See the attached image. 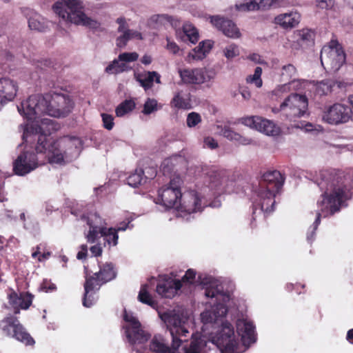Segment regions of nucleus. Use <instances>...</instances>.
<instances>
[{
    "instance_id": "55",
    "label": "nucleus",
    "mask_w": 353,
    "mask_h": 353,
    "mask_svg": "<svg viewBox=\"0 0 353 353\" xmlns=\"http://www.w3.org/2000/svg\"><path fill=\"white\" fill-rule=\"evenodd\" d=\"M168 18L169 19H167V24H170L172 28H174L175 29V31L177 29H181L179 28L180 21L177 18L170 15H168Z\"/></svg>"
},
{
    "instance_id": "53",
    "label": "nucleus",
    "mask_w": 353,
    "mask_h": 353,
    "mask_svg": "<svg viewBox=\"0 0 353 353\" xmlns=\"http://www.w3.org/2000/svg\"><path fill=\"white\" fill-rule=\"evenodd\" d=\"M334 4V0H320L317 1L316 6L321 9H330Z\"/></svg>"
},
{
    "instance_id": "10",
    "label": "nucleus",
    "mask_w": 353,
    "mask_h": 353,
    "mask_svg": "<svg viewBox=\"0 0 353 353\" xmlns=\"http://www.w3.org/2000/svg\"><path fill=\"white\" fill-rule=\"evenodd\" d=\"M85 219L89 226L85 237L89 243H94L102 236L105 244H108L110 247L116 246L118 244L119 236L116 228H106L105 221L97 213H91Z\"/></svg>"
},
{
    "instance_id": "26",
    "label": "nucleus",
    "mask_w": 353,
    "mask_h": 353,
    "mask_svg": "<svg viewBox=\"0 0 353 353\" xmlns=\"http://www.w3.org/2000/svg\"><path fill=\"white\" fill-rule=\"evenodd\" d=\"M9 303L15 314L19 313L20 309L27 310L32 304L33 295L28 292H22L18 295L15 292L8 294Z\"/></svg>"
},
{
    "instance_id": "16",
    "label": "nucleus",
    "mask_w": 353,
    "mask_h": 353,
    "mask_svg": "<svg viewBox=\"0 0 353 353\" xmlns=\"http://www.w3.org/2000/svg\"><path fill=\"white\" fill-rule=\"evenodd\" d=\"M181 81L186 84L201 85L205 84L208 87L216 77V72L212 68H196L193 69H183L179 71Z\"/></svg>"
},
{
    "instance_id": "54",
    "label": "nucleus",
    "mask_w": 353,
    "mask_h": 353,
    "mask_svg": "<svg viewBox=\"0 0 353 353\" xmlns=\"http://www.w3.org/2000/svg\"><path fill=\"white\" fill-rule=\"evenodd\" d=\"M248 59L249 60H250L251 61H253L255 63H259V64H265V61L261 57V55H259V54H256V53H253V54H250L248 57Z\"/></svg>"
},
{
    "instance_id": "24",
    "label": "nucleus",
    "mask_w": 353,
    "mask_h": 353,
    "mask_svg": "<svg viewBox=\"0 0 353 353\" xmlns=\"http://www.w3.org/2000/svg\"><path fill=\"white\" fill-rule=\"evenodd\" d=\"M182 288L181 281L172 278H165L159 281L156 291L161 297L172 299Z\"/></svg>"
},
{
    "instance_id": "38",
    "label": "nucleus",
    "mask_w": 353,
    "mask_h": 353,
    "mask_svg": "<svg viewBox=\"0 0 353 353\" xmlns=\"http://www.w3.org/2000/svg\"><path fill=\"white\" fill-rule=\"evenodd\" d=\"M297 71L296 68L292 64H287L282 67L281 71V78L282 81L290 80L296 81V77Z\"/></svg>"
},
{
    "instance_id": "32",
    "label": "nucleus",
    "mask_w": 353,
    "mask_h": 353,
    "mask_svg": "<svg viewBox=\"0 0 353 353\" xmlns=\"http://www.w3.org/2000/svg\"><path fill=\"white\" fill-rule=\"evenodd\" d=\"M219 134L238 144L247 145L252 143V140L250 138L241 136L239 133L232 130V129L228 126H224L223 128L221 127Z\"/></svg>"
},
{
    "instance_id": "62",
    "label": "nucleus",
    "mask_w": 353,
    "mask_h": 353,
    "mask_svg": "<svg viewBox=\"0 0 353 353\" xmlns=\"http://www.w3.org/2000/svg\"><path fill=\"white\" fill-rule=\"evenodd\" d=\"M130 221H131V220H128V223L127 224H125V225L121 224L117 228H116V230H117V232L119 231H125L128 227V223H130Z\"/></svg>"
},
{
    "instance_id": "64",
    "label": "nucleus",
    "mask_w": 353,
    "mask_h": 353,
    "mask_svg": "<svg viewBox=\"0 0 353 353\" xmlns=\"http://www.w3.org/2000/svg\"><path fill=\"white\" fill-rule=\"evenodd\" d=\"M347 103L351 106L350 108L352 111V115H353V95H350L347 98Z\"/></svg>"
},
{
    "instance_id": "48",
    "label": "nucleus",
    "mask_w": 353,
    "mask_h": 353,
    "mask_svg": "<svg viewBox=\"0 0 353 353\" xmlns=\"http://www.w3.org/2000/svg\"><path fill=\"white\" fill-rule=\"evenodd\" d=\"M236 10L239 12H250L254 11V6L253 3V0H251L248 2H245L240 4L235 5Z\"/></svg>"
},
{
    "instance_id": "20",
    "label": "nucleus",
    "mask_w": 353,
    "mask_h": 353,
    "mask_svg": "<svg viewBox=\"0 0 353 353\" xmlns=\"http://www.w3.org/2000/svg\"><path fill=\"white\" fill-rule=\"evenodd\" d=\"M118 24L117 32L119 36L116 39V45L120 48L125 47L128 41L143 40V34L139 30L130 29L128 23V20L124 17H119L116 19Z\"/></svg>"
},
{
    "instance_id": "1",
    "label": "nucleus",
    "mask_w": 353,
    "mask_h": 353,
    "mask_svg": "<svg viewBox=\"0 0 353 353\" xmlns=\"http://www.w3.org/2000/svg\"><path fill=\"white\" fill-rule=\"evenodd\" d=\"M21 124L23 143L25 150L13 162V171L24 176L46 161L50 164L64 165L78 157L81 141L75 137H63L53 140L50 135L57 128L48 119L41 121V125Z\"/></svg>"
},
{
    "instance_id": "18",
    "label": "nucleus",
    "mask_w": 353,
    "mask_h": 353,
    "mask_svg": "<svg viewBox=\"0 0 353 353\" xmlns=\"http://www.w3.org/2000/svg\"><path fill=\"white\" fill-rule=\"evenodd\" d=\"M243 125L270 137L279 136L281 128L273 121L259 117L248 116L240 119Z\"/></svg>"
},
{
    "instance_id": "2",
    "label": "nucleus",
    "mask_w": 353,
    "mask_h": 353,
    "mask_svg": "<svg viewBox=\"0 0 353 353\" xmlns=\"http://www.w3.org/2000/svg\"><path fill=\"white\" fill-rule=\"evenodd\" d=\"M230 301L231 299L226 302L210 303L214 305L210 310L201 314V332L191 335L189 347H185L184 353H208L210 350L208 343L217 347L221 353H242L255 343V326L248 318L242 317L236 321L237 334L232 325L223 321Z\"/></svg>"
},
{
    "instance_id": "12",
    "label": "nucleus",
    "mask_w": 353,
    "mask_h": 353,
    "mask_svg": "<svg viewBox=\"0 0 353 353\" xmlns=\"http://www.w3.org/2000/svg\"><path fill=\"white\" fill-rule=\"evenodd\" d=\"M276 192L266 189V187L259 186L252 196L253 219H263L274 210L275 194Z\"/></svg>"
},
{
    "instance_id": "15",
    "label": "nucleus",
    "mask_w": 353,
    "mask_h": 353,
    "mask_svg": "<svg viewBox=\"0 0 353 353\" xmlns=\"http://www.w3.org/2000/svg\"><path fill=\"white\" fill-rule=\"evenodd\" d=\"M206 205L203 196L196 190H188L181 195L176 207L177 216L189 219L188 216L201 212Z\"/></svg>"
},
{
    "instance_id": "33",
    "label": "nucleus",
    "mask_w": 353,
    "mask_h": 353,
    "mask_svg": "<svg viewBox=\"0 0 353 353\" xmlns=\"http://www.w3.org/2000/svg\"><path fill=\"white\" fill-rule=\"evenodd\" d=\"M300 85L299 81H290L287 83H283L277 85L271 93L272 99H278L283 97L286 94L291 91L296 90L298 89V86Z\"/></svg>"
},
{
    "instance_id": "23",
    "label": "nucleus",
    "mask_w": 353,
    "mask_h": 353,
    "mask_svg": "<svg viewBox=\"0 0 353 353\" xmlns=\"http://www.w3.org/2000/svg\"><path fill=\"white\" fill-rule=\"evenodd\" d=\"M208 18L212 25L226 37L232 39H239L241 37L239 28L232 21L225 19L220 16H210Z\"/></svg>"
},
{
    "instance_id": "39",
    "label": "nucleus",
    "mask_w": 353,
    "mask_h": 353,
    "mask_svg": "<svg viewBox=\"0 0 353 353\" xmlns=\"http://www.w3.org/2000/svg\"><path fill=\"white\" fill-rule=\"evenodd\" d=\"M143 174L144 172L142 170H136L134 173H132L127 178V183L133 188L142 184L145 181V179L143 177Z\"/></svg>"
},
{
    "instance_id": "45",
    "label": "nucleus",
    "mask_w": 353,
    "mask_h": 353,
    "mask_svg": "<svg viewBox=\"0 0 353 353\" xmlns=\"http://www.w3.org/2000/svg\"><path fill=\"white\" fill-rule=\"evenodd\" d=\"M168 14H154L149 19V24L153 26L156 28H159L161 26L167 25Z\"/></svg>"
},
{
    "instance_id": "56",
    "label": "nucleus",
    "mask_w": 353,
    "mask_h": 353,
    "mask_svg": "<svg viewBox=\"0 0 353 353\" xmlns=\"http://www.w3.org/2000/svg\"><path fill=\"white\" fill-rule=\"evenodd\" d=\"M90 252L93 256H100L102 253V248L100 245H94L90 248Z\"/></svg>"
},
{
    "instance_id": "13",
    "label": "nucleus",
    "mask_w": 353,
    "mask_h": 353,
    "mask_svg": "<svg viewBox=\"0 0 353 353\" xmlns=\"http://www.w3.org/2000/svg\"><path fill=\"white\" fill-rule=\"evenodd\" d=\"M321 62L325 70L338 71L345 62V54L339 42L331 40L321 51Z\"/></svg>"
},
{
    "instance_id": "51",
    "label": "nucleus",
    "mask_w": 353,
    "mask_h": 353,
    "mask_svg": "<svg viewBox=\"0 0 353 353\" xmlns=\"http://www.w3.org/2000/svg\"><path fill=\"white\" fill-rule=\"evenodd\" d=\"M102 121L103 123V126L107 130L112 129L114 126V119L112 115L103 113L101 114Z\"/></svg>"
},
{
    "instance_id": "61",
    "label": "nucleus",
    "mask_w": 353,
    "mask_h": 353,
    "mask_svg": "<svg viewBox=\"0 0 353 353\" xmlns=\"http://www.w3.org/2000/svg\"><path fill=\"white\" fill-rule=\"evenodd\" d=\"M347 340L353 344V329L350 330L347 334Z\"/></svg>"
},
{
    "instance_id": "59",
    "label": "nucleus",
    "mask_w": 353,
    "mask_h": 353,
    "mask_svg": "<svg viewBox=\"0 0 353 353\" xmlns=\"http://www.w3.org/2000/svg\"><path fill=\"white\" fill-rule=\"evenodd\" d=\"M142 63L149 65L152 62V57L150 55L145 54L141 59Z\"/></svg>"
},
{
    "instance_id": "37",
    "label": "nucleus",
    "mask_w": 353,
    "mask_h": 353,
    "mask_svg": "<svg viewBox=\"0 0 353 353\" xmlns=\"http://www.w3.org/2000/svg\"><path fill=\"white\" fill-rule=\"evenodd\" d=\"M134 108L135 103L133 100H125L121 103H120L116 108V115L119 117H122L132 112Z\"/></svg>"
},
{
    "instance_id": "22",
    "label": "nucleus",
    "mask_w": 353,
    "mask_h": 353,
    "mask_svg": "<svg viewBox=\"0 0 353 353\" xmlns=\"http://www.w3.org/2000/svg\"><path fill=\"white\" fill-rule=\"evenodd\" d=\"M19 90L17 83L10 78H0V109L12 101Z\"/></svg>"
},
{
    "instance_id": "43",
    "label": "nucleus",
    "mask_w": 353,
    "mask_h": 353,
    "mask_svg": "<svg viewBox=\"0 0 353 353\" xmlns=\"http://www.w3.org/2000/svg\"><path fill=\"white\" fill-rule=\"evenodd\" d=\"M205 57V55L204 52H203L201 47L198 46L189 52L185 60L188 63H192L194 61L203 60Z\"/></svg>"
},
{
    "instance_id": "63",
    "label": "nucleus",
    "mask_w": 353,
    "mask_h": 353,
    "mask_svg": "<svg viewBox=\"0 0 353 353\" xmlns=\"http://www.w3.org/2000/svg\"><path fill=\"white\" fill-rule=\"evenodd\" d=\"M42 289H43V290H45V292H49V291H52L53 290H54V289H55V286H54V284H52V285H50L48 287V288H47V287L46 286V285H45V284H43V286H42Z\"/></svg>"
},
{
    "instance_id": "50",
    "label": "nucleus",
    "mask_w": 353,
    "mask_h": 353,
    "mask_svg": "<svg viewBox=\"0 0 353 353\" xmlns=\"http://www.w3.org/2000/svg\"><path fill=\"white\" fill-rule=\"evenodd\" d=\"M219 146L218 142L212 137H205L203 139V147L205 148H209L214 150L217 148Z\"/></svg>"
},
{
    "instance_id": "40",
    "label": "nucleus",
    "mask_w": 353,
    "mask_h": 353,
    "mask_svg": "<svg viewBox=\"0 0 353 353\" xmlns=\"http://www.w3.org/2000/svg\"><path fill=\"white\" fill-rule=\"evenodd\" d=\"M223 54L228 60H232L240 54V50L238 45L232 43L223 48Z\"/></svg>"
},
{
    "instance_id": "58",
    "label": "nucleus",
    "mask_w": 353,
    "mask_h": 353,
    "mask_svg": "<svg viewBox=\"0 0 353 353\" xmlns=\"http://www.w3.org/2000/svg\"><path fill=\"white\" fill-rule=\"evenodd\" d=\"M81 250L77 253V257L78 259H83L85 258V256L87 255V245H82L81 246Z\"/></svg>"
},
{
    "instance_id": "21",
    "label": "nucleus",
    "mask_w": 353,
    "mask_h": 353,
    "mask_svg": "<svg viewBox=\"0 0 353 353\" xmlns=\"http://www.w3.org/2000/svg\"><path fill=\"white\" fill-rule=\"evenodd\" d=\"M139 54L136 52L121 53L117 59H114L105 68L110 74H118L131 69L128 63L136 61Z\"/></svg>"
},
{
    "instance_id": "57",
    "label": "nucleus",
    "mask_w": 353,
    "mask_h": 353,
    "mask_svg": "<svg viewBox=\"0 0 353 353\" xmlns=\"http://www.w3.org/2000/svg\"><path fill=\"white\" fill-rule=\"evenodd\" d=\"M243 99L248 101L251 98V92L247 88H242L240 90Z\"/></svg>"
},
{
    "instance_id": "4",
    "label": "nucleus",
    "mask_w": 353,
    "mask_h": 353,
    "mask_svg": "<svg viewBox=\"0 0 353 353\" xmlns=\"http://www.w3.org/2000/svg\"><path fill=\"white\" fill-rule=\"evenodd\" d=\"M74 103L66 92H52L45 95H32L26 101H23L17 107L21 115L28 121L30 125H41V121L48 119L54 123L58 130L59 126L54 121L48 118H42L45 114L51 117H65L70 113Z\"/></svg>"
},
{
    "instance_id": "28",
    "label": "nucleus",
    "mask_w": 353,
    "mask_h": 353,
    "mask_svg": "<svg viewBox=\"0 0 353 353\" xmlns=\"http://www.w3.org/2000/svg\"><path fill=\"white\" fill-rule=\"evenodd\" d=\"M208 186L215 191L225 190H227L228 179L223 172L221 171H211L208 176Z\"/></svg>"
},
{
    "instance_id": "47",
    "label": "nucleus",
    "mask_w": 353,
    "mask_h": 353,
    "mask_svg": "<svg viewBox=\"0 0 353 353\" xmlns=\"http://www.w3.org/2000/svg\"><path fill=\"white\" fill-rule=\"evenodd\" d=\"M202 121L201 115L195 112L189 113L186 119V124L188 128H194Z\"/></svg>"
},
{
    "instance_id": "46",
    "label": "nucleus",
    "mask_w": 353,
    "mask_h": 353,
    "mask_svg": "<svg viewBox=\"0 0 353 353\" xmlns=\"http://www.w3.org/2000/svg\"><path fill=\"white\" fill-rule=\"evenodd\" d=\"M278 0H253L254 11L267 10L272 6L277 4Z\"/></svg>"
},
{
    "instance_id": "44",
    "label": "nucleus",
    "mask_w": 353,
    "mask_h": 353,
    "mask_svg": "<svg viewBox=\"0 0 353 353\" xmlns=\"http://www.w3.org/2000/svg\"><path fill=\"white\" fill-rule=\"evenodd\" d=\"M160 108L161 105H159L156 99L148 98L143 104L142 112L144 114L148 115L157 112Z\"/></svg>"
},
{
    "instance_id": "14",
    "label": "nucleus",
    "mask_w": 353,
    "mask_h": 353,
    "mask_svg": "<svg viewBox=\"0 0 353 353\" xmlns=\"http://www.w3.org/2000/svg\"><path fill=\"white\" fill-rule=\"evenodd\" d=\"M183 180L179 175H174L168 184L163 186L158 191V197L155 201L166 208H174L176 210L178 203L180 202L181 187Z\"/></svg>"
},
{
    "instance_id": "3",
    "label": "nucleus",
    "mask_w": 353,
    "mask_h": 353,
    "mask_svg": "<svg viewBox=\"0 0 353 353\" xmlns=\"http://www.w3.org/2000/svg\"><path fill=\"white\" fill-rule=\"evenodd\" d=\"M319 185L323 193L317 201L316 217L307 234L309 242L313 240L321 217H327L339 212L345 201L350 198L349 179L343 172L323 170L320 172Z\"/></svg>"
},
{
    "instance_id": "36",
    "label": "nucleus",
    "mask_w": 353,
    "mask_h": 353,
    "mask_svg": "<svg viewBox=\"0 0 353 353\" xmlns=\"http://www.w3.org/2000/svg\"><path fill=\"white\" fill-rule=\"evenodd\" d=\"M263 70L258 66L254 69V73L249 74L245 78V82L248 84L255 86L256 88H261L263 86V80L261 75Z\"/></svg>"
},
{
    "instance_id": "52",
    "label": "nucleus",
    "mask_w": 353,
    "mask_h": 353,
    "mask_svg": "<svg viewBox=\"0 0 353 353\" xmlns=\"http://www.w3.org/2000/svg\"><path fill=\"white\" fill-rule=\"evenodd\" d=\"M214 42L211 40H205L200 42L199 46L201 47L203 52H204L205 57L210 52L212 48Z\"/></svg>"
},
{
    "instance_id": "8",
    "label": "nucleus",
    "mask_w": 353,
    "mask_h": 353,
    "mask_svg": "<svg viewBox=\"0 0 353 353\" xmlns=\"http://www.w3.org/2000/svg\"><path fill=\"white\" fill-rule=\"evenodd\" d=\"M116 276L112 263H105L100 268L99 272H96L93 276H89L86 272L85 283L84 284V296L83 305L86 307H91L97 301V292L99 290L101 285L108 281L113 279Z\"/></svg>"
},
{
    "instance_id": "6",
    "label": "nucleus",
    "mask_w": 353,
    "mask_h": 353,
    "mask_svg": "<svg viewBox=\"0 0 353 353\" xmlns=\"http://www.w3.org/2000/svg\"><path fill=\"white\" fill-rule=\"evenodd\" d=\"M83 0H57L52 6L54 14L63 21L76 26L97 29L100 23L85 12Z\"/></svg>"
},
{
    "instance_id": "17",
    "label": "nucleus",
    "mask_w": 353,
    "mask_h": 353,
    "mask_svg": "<svg viewBox=\"0 0 353 353\" xmlns=\"http://www.w3.org/2000/svg\"><path fill=\"white\" fill-rule=\"evenodd\" d=\"M0 330L4 334L11 336L26 345H33L34 341L26 331L17 318L7 316L0 321Z\"/></svg>"
},
{
    "instance_id": "49",
    "label": "nucleus",
    "mask_w": 353,
    "mask_h": 353,
    "mask_svg": "<svg viewBox=\"0 0 353 353\" xmlns=\"http://www.w3.org/2000/svg\"><path fill=\"white\" fill-rule=\"evenodd\" d=\"M167 44L165 49L173 54H177L181 51L179 46L170 38H166Z\"/></svg>"
},
{
    "instance_id": "11",
    "label": "nucleus",
    "mask_w": 353,
    "mask_h": 353,
    "mask_svg": "<svg viewBox=\"0 0 353 353\" xmlns=\"http://www.w3.org/2000/svg\"><path fill=\"white\" fill-rule=\"evenodd\" d=\"M308 101L305 95L292 94L281 103L279 108H273L272 112L281 113L290 121L303 117L307 110Z\"/></svg>"
},
{
    "instance_id": "27",
    "label": "nucleus",
    "mask_w": 353,
    "mask_h": 353,
    "mask_svg": "<svg viewBox=\"0 0 353 353\" xmlns=\"http://www.w3.org/2000/svg\"><path fill=\"white\" fill-rule=\"evenodd\" d=\"M283 183V179L280 172L277 170L268 171L262 176V180L259 186H265L266 189L278 192Z\"/></svg>"
},
{
    "instance_id": "7",
    "label": "nucleus",
    "mask_w": 353,
    "mask_h": 353,
    "mask_svg": "<svg viewBox=\"0 0 353 353\" xmlns=\"http://www.w3.org/2000/svg\"><path fill=\"white\" fill-rule=\"evenodd\" d=\"M158 314L172 336L173 347L179 348L189 336L191 325L189 312L183 307H177L163 312L159 311Z\"/></svg>"
},
{
    "instance_id": "41",
    "label": "nucleus",
    "mask_w": 353,
    "mask_h": 353,
    "mask_svg": "<svg viewBox=\"0 0 353 353\" xmlns=\"http://www.w3.org/2000/svg\"><path fill=\"white\" fill-rule=\"evenodd\" d=\"M334 83L331 80H325L317 82L316 84V92L319 95H326L332 92Z\"/></svg>"
},
{
    "instance_id": "30",
    "label": "nucleus",
    "mask_w": 353,
    "mask_h": 353,
    "mask_svg": "<svg viewBox=\"0 0 353 353\" xmlns=\"http://www.w3.org/2000/svg\"><path fill=\"white\" fill-rule=\"evenodd\" d=\"M135 79L145 90L152 87L153 82L161 83V76L157 72H143L135 74Z\"/></svg>"
},
{
    "instance_id": "35",
    "label": "nucleus",
    "mask_w": 353,
    "mask_h": 353,
    "mask_svg": "<svg viewBox=\"0 0 353 353\" xmlns=\"http://www.w3.org/2000/svg\"><path fill=\"white\" fill-rule=\"evenodd\" d=\"M138 299L140 302L147 304L152 308H157V303L150 294L148 291V285L147 284L143 285L141 287L138 295Z\"/></svg>"
},
{
    "instance_id": "5",
    "label": "nucleus",
    "mask_w": 353,
    "mask_h": 353,
    "mask_svg": "<svg viewBox=\"0 0 353 353\" xmlns=\"http://www.w3.org/2000/svg\"><path fill=\"white\" fill-rule=\"evenodd\" d=\"M123 319L125 323L123 326L128 341L132 345L133 350L137 353H184L185 347L182 348V352L179 348L169 346L168 343L161 334L153 336L149 343V348L145 345L150 334L145 332L139 321L131 312L124 310Z\"/></svg>"
},
{
    "instance_id": "29",
    "label": "nucleus",
    "mask_w": 353,
    "mask_h": 353,
    "mask_svg": "<svg viewBox=\"0 0 353 353\" xmlns=\"http://www.w3.org/2000/svg\"><path fill=\"white\" fill-rule=\"evenodd\" d=\"M176 36L183 41H185V37H186L192 43H196L199 39L198 30L190 22L184 23L181 29H177Z\"/></svg>"
},
{
    "instance_id": "25",
    "label": "nucleus",
    "mask_w": 353,
    "mask_h": 353,
    "mask_svg": "<svg viewBox=\"0 0 353 353\" xmlns=\"http://www.w3.org/2000/svg\"><path fill=\"white\" fill-rule=\"evenodd\" d=\"M301 18L299 12L292 10L278 14L274 17L273 23L284 30H291L299 25Z\"/></svg>"
},
{
    "instance_id": "19",
    "label": "nucleus",
    "mask_w": 353,
    "mask_h": 353,
    "mask_svg": "<svg viewBox=\"0 0 353 353\" xmlns=\"http://www.w3.org/2000/svg\"><path fill=\"white\" fill-rule=\"evenodd\" d=\"M352 117L350 107L336 103L324 108L322 120L332 125H338L347 122Z\"/></svg>"
},
{
    "instance_id": "9",
    "label": "nucleus",
    "mask_w": 353,
    "mask_h": 353,
    "mask_svg": "<svg viewBox=\"0 0 353 353\" xmlns=\"http://www.w3.org/2000/svg\"><path fill=\"white\" fill-rule=\"evenodd\" d=\"M196 272L192 269L186 271L185 275L182 277L181 284L190 283L193 284L195 282L199 283L205 290V295L206 297L215 299L214 303L218 301H229L230 299V294L228 292H223L222 285L219 282L210 276L200 275L196 281ZM214 303V301H212Z\"/></svg>"
},
{
    "instance_id": "34",
    "label": "nucleus",
    "mask_w": 353,
    "mask_h": 353,
    "mask_svg": "<svg viewBox=\"0 0 353 353\" xmlns=\"http://www.w3.org/2000/svg\"><path fill=\"white\" fill-rule=\"evenodd\" d=\"M28 26L31 30L45 31L48 27V21L37 12H32L28 18Z\"/></svg>"
},
{
    "instance_id": "31",
    "label": "nucleus",
    "mask_w": 353,
    "mask_h": 353,
    "mask_svg": "<svg viewBox=\"0 0 353 353\" xmlns=\"http://www.w3.org/2000/svg\"><path fill=\"white\" fill-rule=\"evenodd\" d=\"M171 106L177 109L188 110L192 108L190 94L183 91L174 93Z\"/></svg>"
},
{
    "instance_id": "60",
    "label": "nucleus",
    "mask_w": 353,
    "mask_h": 353,
    "mask_svg": "<svg viewBox=\"0 0 353 353\" xmlns=\"http://www.w3.org/2000/svg\"><path fill=\"white\" fill-rule=\"evenodd\" d=\"M306 132H310L314 130V125L310 123H307L301 127Z\"/></svg>"
},
{
    "instance_id": "42",
    "label": "nucleus",
    "mask_w": 353,
    "mask_h": 353,
    "mask_svg": "<svg viewBox=\"0 0 353 353\" xmlns=\"http://www.w3.org/2000/svg\"><path fill=\"white\" fill-rule=\"evenodd\" d=\"M299 42L301 45L308 46L313 43L314 34L309 29H302L299 31Z\"/></svg>"
}]
</instances>
